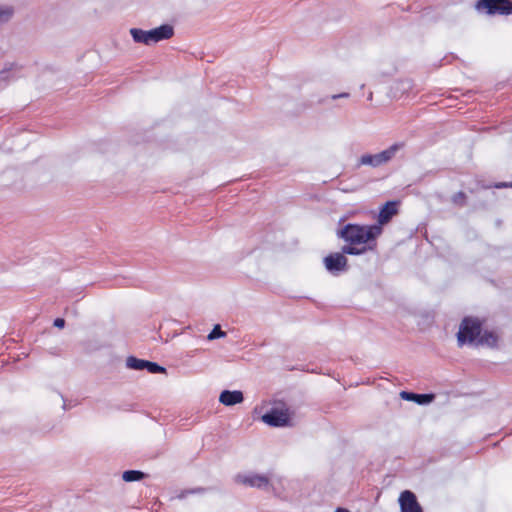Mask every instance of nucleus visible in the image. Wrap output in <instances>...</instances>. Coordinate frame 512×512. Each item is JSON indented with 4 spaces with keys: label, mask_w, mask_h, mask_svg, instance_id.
Here are the masks:
<instances>
[{
    "label": "nucleus",
    "mask_w": 512,
    "mask_h": 512,
    "mask_svg": "<svg viewBox=\"0 0 512 512\" xmlns=\"http://www.w3.org/2000/svg\"><path fill=\"white\" fill-rule=\"evenodd\" d=\"M381 233L380 225L347 224L338 232V236L348 243L342 247V252L349 255H361L368 250H373L376 246V239Z\"/></svg>",
    "instance_id": "obj_1"
},
{
    "label": "nucleus",
    "mask_w": 512,
    "mask_h": 512,
    "mask_svg": "<svg viewBox=\"0 0 512 512\" xmlns=\"http://www.w3.org/2000/svg\"><path fill=\"white\" fill-rule=\"evenodd\" d=\"M481 334V323L476 318L466 317L462 320L457 333L459 346L473 343Z\"/></svg>",
    "instance_id": "obj_2"
},
{
    "label": "nucleus",
    "mask_w": 512,
    "mask_h": 512,
    "mask_svg": "<svg viewBox=\"0 0 512 512\" xmlns=\"http://www.w3.org/2000/svg\"><path fill=\"white\" fill-rule=\"evenodd\" d=\"M272 479L273 474L271 472L267 474L251 472L246 474H238L235 477V481L239 484L265 491H269L272 488Z\"/></svg>",
    "instance_id": "obj_3"
},
{
    "label": "nucleus",
    "mask_w": 512,
    "mask_h": 512,
    "mask_svg": "<svg viewBox=\"0 0 512 512\" xmlns=\"http://www.w3.org/2000/svg\"><path fill=\"white\" fill-rule=\"evenodd\" d=\"M403 147V144L401 143H395L386 150L381 151L380 153L371 155V154H365L362 155L359 164L360 165H370L373 167L380 166L382 164H385L389 162L396 153Z\"/></svg>",
    "instance_id": "obj_4"
},
{
    "label": "nucleus",
    "mask_w": 512,
    "mask_h": 512,
    "mask_svg": "<svg viewBox=\"0 0 512 512\" xmlns=\"http://www.w3.org/2000/svg\"><path fill=\"white\" fill-rule=\"evenodd\" d=\"M477 10L486 9L489 15H508L512 13V1L510 0H479Z\"/></svg>",
    "instance_id": "obj_5"
},
{
    "label": "nucleus",
    "mask_w": 512,
    "mask_h": 512,
    "mask_svg": "<svg viewBox=\"0 0 512 512\" xmlns=\"http://www.w3.org/2000/svg\"><path fill=\"white\" fill-rule=\"evenodd\" d=\"M262 421L273 427L287 426L290 422L289 411L284 408H272L262 416Z\"/></svg>",
    "instance_id": "obj_6"
},
{
    "label": "nucleus",
    "mask_w": 512,
    "mask_h": 512,
    "mask_svg": "<svg viewBox=\"0 0 512 512\" xmlns=\"http://www.w3.org/2000/svg\"><path fill=\"white\" fill-rule=\"evenodd\" d=\"M345 253H333L324 258V265L331 273L344 271L347 268Z\"/></svg>",
    "instance_id": "obj_7"
},
{
    "label": "nucleus",
    "mask_w": 512,
    "mask_h": 512,
    "mask_svg": "<svg viewBox=\"0 0 512 512\" xmlns=\"http://www.w3.org/2000/svg\"><path fill=\"white\" fill-rule=\"evenodd\" d=\"M174 35V28L170 24H163L157 28L148 30L149 43L154 44L163 40H168Z\"/></svg>",
    "instance_id": "obj_8"
},
{
    "label": "nucleus",
    "mask_w": 512,
    "mask_h": 512,
    "mask_svg": "<svg viewBox=\"0 0 512 512\" xmlns=\"http://www.w3.org/2000/svg\"><path fill=\"white\" fill-rule=\"evenodd\" d=\"M399 504L401 512H422L416 496L409 490H405L400 494Z\"/></svg>",
    "instance_id": "obj_9"
},
{
    "label": "nucleus",
    "mask_w": 512,
    "mask_h": 512,
    "mask_svg": "<svg viewBox=\"0 0 512 512\" xmlns=\"http://www.w3.org/2000/svg\"><path fill=\"white\" fill-rule=\"evenodd\" d=\"M397 205L398 202L395 201L387 202L379 212L377 225H380L381 227L382 225L388 223L391 220V218L397 214Z\"/></svg>",
    "instance_id": "obj_10"
},
{
    "label": "nucleus",
    "mask_w": 512,
    "mask_h": 512,
    "mask_svg": "<svg viewBox=\"0 0 512 512\" xmlns=\"http://www.w3.org/2000/svg\"><path fill=\"white\" fill-rule=\"evenodd\" d=\"M244 397L241 391H229L224 390L219 397V401L226 405V406H232L238 403H241L243 401Z\"/></svg>",
    "instance_id": "obj_11"
},
{
    "label": "nucleus",
    "mask_w": 512,
    "mask_h": 512,
    "mask_svg": "<svg viewBox=\"0 0 512 512\" xmlns=\"http://www.w3.org/2000/svg\"><path fill=\"white\" fill-rule=\"evenodd\" d=\"M400 396L404 400L414 401L421 405L431 403L435 398L434 394H415L406 391H402Z\"/></svg>",
    "instance_id": "obj_12"
},
{
    "label": "nucleus",
    "mask_w": 512,
    "mask_h": 512,
    "mask_svg": "<svg viewBox=\"0 0 512 512\" xmlns=\"http://www.w3.org/2000/svg\"><path fill=\"white\" fill-rule=\"evenodd\" d=\"M129 32L135 43L150 45L148 31L139 28H131Z\"/></svg>",
    "instance_id": "obj_13"
},
{
    "label": "nucleus",
    "mask_w": 512,
    "mask_h": 512,
    "mask_svg": "<svg viewBox=\"0 0 512 512\" xmlns=\"http://www.w3.org/2000/svg\"><path fill=\"white\" fill-rule=\"evenodd\" d=\"M497 343V337L492 332H484L482 335L480 334L477 344L478 345H487L490 347L495 346Z\"/></svg>",
    "instance_id": "obj_14"
},
{
    "label": "nucleus",
    "mask_w": 512,
    "mask_h": 512,
    "mask_svg": "<svg viewBox=\"0 0 512 512\" xmlns=\"http://www.w3.org/2000/svg\"><path fill=\"white\" fill-rule=\"evenodd\" d=\"M147 362V360L138 359L136 357L130 356L126 360V365L130 369L143 370L146 369Z\"/></svg>",
    "instance_id": "obj_15"
},
{
    "label": "nucleus",
    "mask_w": 512,
    "mask_h": 512,
    "mask_svg": "<svg viewBox=\"0 0 512 512\" xmlns=\"http://www.w3.org/2000/svg\"><path fill=\"white\" fill-rule=\"evenodd\" d=\"M14 15V8L8 5H0V25L8 22Z\"/></svg>",
    "instance_id": "obj_16"
},
{
    "label": "nucleus",
    "mask_w": 512,
    "mask_h": 512,
    "mask_svg": "<svg viewBox=\"0 0 512 512\" xmlns=\"http://www.w3.org/2000/svg\"><path fill=\"white\" fill-rule=\"evenodd\" d=\"M144 478V473L137 470H128L125 471L122 475V479L125 482L138 481Z\"/></svg>",
    "instance_id": "obj_17"
},
{
    "label": "nucleus",
    "mask_w": 512,
    "mask_h": 512,
    "mask_svg": "<svg viewBox=\"0 0 512 512\" xmlns=\"http://www.w3.org/2000/svg\"><path fill=\"white\" fill-rule=\"evenodd\" d=\"M225 336H226V333L221 330L220 325H215L214 328L212 329V331L207 336V338H208V340L211 341V340H215V339L222 338Z\"/></svg>",
    "instance_id": "obj_18"
},
{
    "label": "nucleus",
    "mask_w": 512,
    "mask_h": 512,
    "mask_svg": "<svg viewBox=\"0 0 512 512\" xmlns=\"http://www.w3.org/2000/svg\"><path fill=\"white\" fill-rule=\"evenodd\" d=\"M146 369L150 373H153V374L154 373H165L166 372V369L164 367L158 365L157 363L150 362V361L147 362Z\"/></svg>",
    "instance_id": "obj_19"
},
{
    "label": "nucleus",
    "mask_w": 512,
    "mask_h": 512,
    "mask_svg": "<svg viewBox=\"0 0 512 512\" xmlns=\"http://www.w3.org/2000/svg\"><path fill=\"white\" fill-rule=\"evenodd\" d=\"M452 201L454 204L463 206L466 202V195L463 192H458L452 197Z\"/></svg>",
    "instance_id": "obj_20"
},
{
    "label": "nucleus",
    "mask_w": 512,
    "mask_h": 512,
    "mask_svg": "<svg viewBox=\"0 0 512 512\" xmlns=\"http://www.w3.org/2000/svg\"><path fill=\"white\" fill-rule=\"evenodd\" d=\"M203 489L202 488H197V489H192V490H185V491H182L179 495H178V498L179 499H183L185 498L188 494H191V493H199V492H202Z\"/></svg>",
    "instance_id": "obj_21"
},
{
    "label": "nucleus",
    "mask_w": 512,
    "mask_h": 512,
    "mask_svg": "<svg viewBox=\"0 0 512 512\" xmlns=\"http://www.w3.org/2000/svg\"><path fill=\"white\" fill-rule=\"evenodd\" d=\"M54 326L59 328V329H62L64 328L65 326V320L63 318H56L54 320Z\"/></svg>",
    "instance_id": "obj_22"
},
{
    "label": "nucleus",
    "mask_w": 512,
    "mask_h": 512,
    "mask_svg": "<svg viewBox=\"0 0 512 512\" xmlns=\"http://www.w3.org/2000/svg\"><path fill=\"white\" fill-rule=\"evenodd\" d=\"M8 73H9V72H8V71H6V70L1 71V72H0V81H2V80H4V81H5V80H7V79H8Z\"/></svg>",
    "instance_id": "obj_23"
},
{
    "label": "nucleus",
    "mask_w": 512,
    "mask_h": 512,
    "mask_svg": "<svg viewBox=\"0 0 512 512\" xmlns=\"http://www.w3.org/2000/svg\"><path fill=\"white\" fill-rule=\"evenodd\" d=\"M349 97V94L348 93H341V94H336V95H333L332 96V99H338V98H347Z\"/></svg>",
    "instance_id": "obj_24"
},
{
    "label": "nucleus",
    "mask_w": 512,
    "mask_h": 512,
    "mask_svg": "<svg viewBox=\"0 0 512 512\" xmlns=\"http://www.w3.org/2000/svg\"><path fill=\"white\" fill-rule=\"evenodd\" d=\"M335 512H349V511L346 509L338 508Z\"/></svg>",
    "instance_id": "obj_25"
},
{
    "label": "nucleus",
    "mask_w": 512,
    "mask_h": 512,
    "mask_svg": "<svg viewBox=\"0 0 512 512\" xmlns=\"http://www.w3.org/2000/svg\"><path fill=\"white\" fill-rule=\"evenodd\" d=\"M506 186H507V184H505V183H501V184L496 185L497 188L506 187Z\"/></svg>",
    "instance_id": "obj_26"
}]
</instances>
